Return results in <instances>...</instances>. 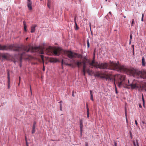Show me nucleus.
I'll return each instance as SVG.
<instances>
[{
  "instance_id": "1",
  "label": "nucleus",
  "mask_w": 146,
  "mask_h": 146,
  "mask_svg": "<svg viewBox=\"0 0 146 146\" xmlns=\"http://www.w3.org/2000/svg\"><path fill=\"white\" fill-rule=\"evenodd\" d=\"M89 66L90 67H94L96 68L106 69V70H116L119 72L126 73L129 71V70L124 66L119 64V62L117 63L110 62L108 65L106 63H102L98 64L95 61V57L93 56L91 62H88Z\"/></svg>"
},
{
  "instance_id": "2",
  "label": "nucleus",
  "mask_w": 146,
  "mask_h": 146,
  "mask_svg": "<svg viewBox=\"0 0 146 146\" xmlns=\"http://www.w3.org/2000/svg\"><path fill=\"white\" fill-rule=\"evenodd\" d=\"M34 48L30 46H23L22 48L16 46L14 44L9 45H2L0 44V50H9L15 51H22L23 52L21 54V56L20 57L19 60L21 62L22 60V56L26 55V52H30L31 53L34 52Z\"/></svg>"
},
{
  "instance_id": "3",
  "label": "nucleus",
  "mask_w": 146,
  "mask_h": 146,
  "mask_svg": "<svg viewBox=\"0 0 146 146\" xmlns=\"http://www.w3.org/2000/svg\"><path fill=\"white\" fill-rule=\"evenodd\" d=\"M101 78L109 81L113 80L114 84L116 83L117 84V86L119 88L123 85V82L125 80V76L120 74H117L113 79L108 75H104Z\"/></svg>"
},
{
  "instance_id": "4",
  "label": "nucleus",
  "mask_w": 146,
  "mask_h": 146,
  "mask_svg": "<svg viewBox=\"0 0 146 146\" xmlns=\"http://www.w3.org/2000/svg\"><path fill=\"white\" fill-rule=\"evenodd\" d=\"M43 50L45 51L47 54L50 55L53 54L55 56H58L60 54L61 51V49L60 48L53 49L51 46H49L47 48H43Z\"/></svg>"
},
{
  "instance_id": "5",
  "label": "nucleus",
  "mask_w": 146,
  "mask_h": 146,
  "mask_svg": "<svg viewBox=\"0 0 146 146\" xmlns=\"http://www.w3.org/2000/svg\"><path fill=\"white\" fill-rule=\"evenodd\" d=\"M133 76L135 78L146 79V73H143L139 71L135 72L133 74Z\"/></svg>"
},
{
  "instance_id": "6",
  "label": "nucleus",
  "mask_w": 146,
  "mask_h": 146,
  "mask_svg": "<svg viewBox=\"0 0 146 146\" xmlns=\"http://www.w3.org/2000/svg\"><path fill=\"white\" fill-rule=\"evenodd\" d=\"M73 62L75 63L76 65L77 66V67L78 68H80V67L82 66V64H83V69H86V62L85 61H76L75 60H73Z\"/></svg>"
},
{
  "instance_id": "7",
  "label": "nucleus",
  "mask_w": 146,
  "mask_h": 146,
  "mask_svg": "<svg viewBox=\"0 0 146 146\" xmlns=\"http://www.w3.org/2000/svg\"><path fill=\"white\" fill-rule=\"evenodd\" d=\"M66 54L68 57L70 59L76 58L77 55V53H74L70 51H66Z\"/></svg>"
},
{
  "instance_id": "8",
  "label": "nucleus",
  "mask_w": 146,
  "mask_h": 146,
  "mask_svg": "<svg viewBox=\"0 0 146 146\" xmlns=\"http://www.w3.org/2000/svg\"><path fill=\"white\" fill-rule=\"evenodd\" d=\"M27 7L29 10H31L32 9V2L31 0H27Z\"/></svg>"
},
{
  "instance_id": "9",
  "label": "nucleus",
  "mask_w": 146,
  "mask_h": 146,
  "mask_svg": "<svg viewBox=\"0 0 146 146\" xmlns=\"http://www.w3.org/2000/svg\"><path fill=\"white\" fill-rule=\"evenodd\" d=\"M49 61L51 63H55L58 61V60L55 58H50Z\"/></svg>"
},
{
  "instance_id": "10",
  "label": "nucleus",
  "mask_w": 146,
  "mask_h": 146,
  "mask_svg": "<svg viewBox=\"0 0 146 146\" xmlns=\"http://www.w3.org/2000/svg\"><path fill=\"white\" fill-rule=\"evenodd\" d=\"M69 60V59L67 58H64L62 59V65L63 64L66 65L68 63V61Z\"/></svg>"
},
{
  "instance_id": "11",
  "label": "nucleus",
  "mask_w": 146,
  "mask_h": 146,
  "mask_svg": "<svg viewBox=\"0 0 146 146\" xmlns=\"http://www.w3.org/2000/svg\"><path fill=\"white\" fill-rule=\"evenodd\" d=\"M95 76H96L100 77L101 78H102L101 77L104 76V75H102L101 73L98 71L96 72Z\"/></svg>"
},
{
  "instance_id": "12",
  "label": "nucleus",
  "mask_w": 146,
  "mask_h": 146,
  "mask_svg": "<svg viewBox=\"0 0 146 146\" xmlns=\"http://www.w3.org/2000/svg\"><path fill=\"white\" fill-rule=\"evenodd\" d=\"M128 86H130L132 89H134L136 88H138L136 84H131L128 85Z\"/></svg>"
},
{
  "instance_id": "13",
  "label": "nucleus",
  "mask_w": 146,
  "mask_h": 146,
  "mask_svg": "<svg viewBox=\"0 0 146 146\" xmlns=\"http://www.w3.org/2000/svg\"><path fill=\"white\" fill-rule=\"evenodd\" d=\"M36 27V25H32L31 27V33L35 32V28Z\"/></svg>"
},
{
  "instance_id": "14",
  "label": "nucleus",
  "mask_w": 146,
  "mask_h": 146,
  "mask_svg": "<svg viewBox=\"0 0 146 146\" xmlns=\"http://www.w3.org/2000/svg\"><path fill=\"white\" fill-rule=\"evenodd\" d=\"M80 132L81 134H82V131L83 124L82 122V121H80Z\"/></svg>"
},
{
  "instance_id": "15",
  "label": "nucleus",
  "mask_w": 146,
  "mask_h": 146,
  "mask_svg": "<svg viewBox=\"0 0 146 146\" xmlns=\"http://www.w3.org/2000/svg\"><path fill=\"white\" fill-rule=\"evenodd\" d=\"M51 0H48L47 1V5L48 7L49 8H50V5H51Z\"/></svg>"
},
{
  "instance_id": "16",
  "label": "nucleus",
  "mask_w": 146,
  "mask_h": 146,
  "mask_svg": "<svg viewBox=\"0 0 146 146\" xmlns=\"http://www.w3.org/2000/svg\"><path fill=\"white\" fill-rule=\"evenodd\" d=\"M142 64L143 66L145 65V60L144 57H143L142 58Z\"/></svg>"
},
{
  "instance_id": "17",
  "label": "nucleus",
  "mask_w": 146,
  "mask_h": 146,
  "mask_svg": "<svg viewBox=\"0 0 146 146\" xmlns=\"http://www.w3.org/2000/svg\"><path fill=\"white\" fill-rule=\"evenodd\" d=\"M7 78L8 79V81L9 82L10 81V74H9V69H7Z\"/></svg>"
},
{
  "instance_id": "18",
  "label": "nucleus",
  "mask_w": 146,
  "mask_h": 146,
  "mask_svg": "<svg viewBox=\"0 0 146 146\" xmlns=\"http://www.w3.org/2000/svg\"><path fill=\"white\" fill-rule=\"evenodd\" d=\"M23 25H24V30L25 31H27V25L25 23V21H24L23 23Z\"/></svg>"
},
{
  "instance_id": "19",
  "label": "nucleus",
  "mask_w": 146,
  "mask_h": 146,
  "mask_svg": "<svg viewBox=\"0 0 146 146\" xmlns=\"http://www.w3.org/2000/svg\"><path fill=\"white\" fill-rule=\"evenodd\" d=\"M87 117H89V109L88 107V105H87Z\"/></svg>"
},
{
  "instance_id": "20",
  "label": "nucleus",
  "mask_w": 146,
  "mask_h": 146,
  "mask_svg": "<svg viewBox=\"0 0 146 146\" xmlns=\"http://www.w3.org/2000/svg\"><path fill=\"white\" fill-rule=\"evenodd\" d=\"M35 126H33V128H32V134H33L35 133Z\"/></svg>"
},
{
  "instance_id": "21",
  "label": "nucleus",
  "mask_w": 146,
  "mask_h": 146,
  "mask_svg": "<svg viewBox=\"0 0 146 146\" xmlns=\"http://www.w3.org/2000/svg\"><path fill=\"white\" fill-rule=\"evenodd\" d=\"M87 72L88 73L89 75H90V73L92 72V71L89 69H87L86 70Z\"/></svg>"
},
{
  "instance_id": "22",
  "label": "nucleus",
  "mask_w": 146,
  "mask_h": 146,
  "mask_svg": "<svg viewBox=\"0 0 146 146\" xmlns=\"http://www.w3.org/2000/svg\"><path fill=\"white\" fill-rule=\"evenodd\" d=\"M67 66H70L72 67L73 68V64H68V63L66 65Z\"/></svg>"
},
{
  "instance_id": "23",
  "label": "nucleus",
  "mask_w": 146,
  "mask_h": 146,
  "mask_svg": "<svg viewBox=\"0 0 146 146\" xmlns=\"http://www.w3.org/2000/svg\"><path fill=\"white\" fill-rule=\"evenodd\" d=\"M75 25H76V27L75 28V29L76 30H77L79 29V28L78 27V25L76 22H75Z\"/></svg>"
},
{
  "instance_id": "24",
  "label": "nucleus",
  "mask_w": 146,
  "mask_h": 146,
  "mask_svg": "<svg viewBox=\"0 0 146 146\" xmlns=\"http://www.w3.org/2000/svg\"><path fill=\"white\" fill-rule=\"evenodd\" d=\"M76 56H77V57L78 58H82V55L80 54H77V55H76Z\"/></svg>"
},
{
  "instance_id": "25",
  "label": "nucleus",
  "mask_w": 146,
  "mask_h": 146,
  "mask_svg": "<svg viewBox=\"0 0 146 146\" xmlns=\"http://www.w3.org/2000/svg\"><path fill=\"white\" fill-rule=\"evenodd\" d=\"M87 47L88 48H89L90 47V43H89L88 39V40L87 41Z\"/></svg>"
},
{
  "instance_id": "26",
  "label": "nucleus",
  "mask_w": 146,
  "mask_h": 146,
  "mask_svg": "<svg viewBox=\"0 0 146 146\" xmlns=\"http://www.w3.org/2000/svg\"><path fill=\"white\" fill-rule=\"evenodd\" d=\"M93 91L92 90L90 91V97H93V95L92 93Z\"/></svg>"
},
{
  "instance_id": "27",
  "label": "nucleus",
  "mask_w": 146,
  "mask_h": 146,
  "mask_svg": "<svg viewBox=\"0 0 146 146\" xmlns=\"http://www.w3.org/2000/svg\"><path fill=\"white\" fill-rule=\"evenodd\" d=\"M144 16V15L143 13L142 15V17L141 19V21H143V17Z\"/></svg>"
},
{
  "instance_id": "28",
  "label": "nucleus",
  "mask_w": 146,
  "mask_h": 146,
  "mask_svg": "<svg viewBox=\"0 0 146 146\" xmlns=\"http://www.w3.org/2000/svg\"><path fill=\"white\" fill-rule=\"evenodd\" d=\"M134 19H132V23H131V26H132L133 25L134 23Z\"/></svg>"
},
{
  "instance_id": "29",
  "label": "nucleus",
  "mask_w": 146,
  "mask_h": 146,
  "mask_svg": "<svg viewBox=\"0 0 146 146\" xmlns=\"http://www.w3.org/2000/svg\"><path fill=\"white\" fill-rule=\"evenodd\" d=\"M136 146H139V145L138 144V141L137 140H136Z\"/></svg>"
},
{
  "instance_id": "30",
  "label": "nucleus",
  "mask_w": 146,
  "mask_h": 146,
  "mask_svg": "<svg viewBox=\"0 0 146 146\" xmlns=\"http://www.w3.org/2000/svg\"><path fill=\"white\" fill-rule=\"evenodd\" d=\"M2 57L3 58L6 59L7 58V56L5 55H3L2 56Z\"/></svg>"
},
{
  "instance_id": "31",
  "label": "nucleus",
  "mask_w": 146,
  "mask_h": 146,
  "mask_svg": "<svg viewBox=\"0 0 146 146\" xmlns=\"http://www.w3.org/2000/svg\"><path fill=\"white\" fill-rule=\"evenodd\" d=\"M132 34H131L130 35V40H131V39H132Z\"/></svg>"
},
{
  "instance_id": "32",
  "label": "nucleus",
  "mask_w": 146,
  "mask_h": 146,
  "mask_svg": "<svg viewBox=\"0 0 146 146\" xmlns=\"http://www.w3.org/2000/svg\"><path fill=\"white\" fill-rule=\"evenodd\" d=\"M10 82V81L9 82L8 81V89H9V87H10V86H9Z\"/></svg>"
},
{
  "instance_id": "33",
  "label": "nucleus",
  "mask_w": 146,
  "mask_h": 146,
  "mask_svg": "<svg viewBox=\"0 0 146 146\" xmlns=\"http://www.w3.org/2000/svg\"><path fill=\"white\" fill-rule=\"evenodd\" d=\"M41 59L42 60H44V56L42 55H41Z\"/></svg>"
},
{
  "instance_id": "34",
  "label": "nucleus",
  "mask_w": 146,
  "mask_h": 146,
  "mask_svg": "<svg viewBox=\"0 0 146 146\" xmlns=\"http://www.w3.org/2000/svg\"><path fill=\"white\" fill-rule=\"evenodd\" d=\"M114 144L115 146H117V144L116 142L114 141Z\"/></svg>"
},
{
  "instance_id": "35",
  "label": "nucleus",
  "mask_w": 146,
  "mask_h": 146,
  "mask_svg": "<svg viewBox=\"0 0 146 146\" xmlns=\"http://www.w3.org/2000/svg\"><path fill=\"white\" fill-rule=\"evenodd\" d=\"M130 135L131 138V139H132V135L131 132H130Z\"/></svg>"
},
{
  "instance_id": "36",
  "label": "nucleus",
  "mask_w": 146,
  "mask_h": 146,
  "mask_svg": "<svg viewBox=\"0 0 146 146\" xmlns=\"http://www.w3.org/2000/svg\"><path fill=\"white\" fill-rule=\"evenodd\" d=\"M142 100H143V105H144V104H145V101H144V99H143V97H142Z\"/></svg>"
},
{
  "instance_id": "37",
  "label": "nucleus",
  "mask_w": 146,
  "mask_h": 146,
  "mask_svg": "<svg viewBox=\"0 0 146 146\" xmlns=\"http://www.w3.org/2000/svg\"><path fill=\"white\" fill-rule=\"evenodd\" d=\"M36 123L35 122V121H34V123H33V126H35V125H36Z\"/></svg>"
},
{
  "instance_id": "38",
  "label": "nucleus",
  "mask_w": 146,
  "mask_h": 146,
  "mask_svg": "<svg viewBox=\"0 0 146 146\" xmlns=\"http://www.w3.org/2000/svg\"><path fill=\"white\" fill-rule=\"evenodd\" d=\"M135 124L137 126V125H138V123H137V121L136 120H135Z\"/></svg>"
},
{
  "instance_id": "39",
  "label": "nucleus",
  "mask_w": 146,
  "mask_h": 146,
  "mask_svg": "<svg viewBox=\"0 0 146 146\" xmlns=\"http://www.w3.org/2000/svg\"><path fill=\"white\" fill-rule=\"evenodd\" d=\"M125 116H126V122H127V115H126V113H125Z\"/></svg>"
},
{
  "instance_id": "40",
  "label": "nucleus",
  "mask_w": 146,
  "mask_h": 146,
  "mask_svg": "<svg viewBox=\"0 0 146 146\" xmlns=\"http://www.w3.org/2000/svg\"><path fill=\"white\" fill-rule=\"evenodd\" d=\"M60 110H62V105L61 104H60Z\"/></svg>"
},
{
  "instance_id": "41",
  "label": "nucleus",
  "mask_w": 146,
  "mask_h": 146,
  "mask_svg": "<svg viewBox=\"0 0 146 146\" xmlns=\"http://www.w3.org/2000/svg\"><path fill=\"white\" fill-rule=\"evenodd\" d=\"M90 99L92 101H94V99L93 98V97H90Z\"/></svg>"
},
{
  "instance_id": "42",
  "label": "nucleus",
  "mask_w": 146,
  "mask_h": 146,
  "mask_svg": "<svg viewBox=\"0 0 146 146\" xmlns=\"http://www.w3.org/2000/svg\"><path fill=\"white\" fill-rule=\"evenodd\" d=\"M85 70H86V69H83L82 71L83 72V73H85Z\"/></svg>"
},
{
  "instance_id": "43",
  "label": "nucleus",
  "mask_w": 146,
  "mask_h": 146,
  "mask_svg": "<svg viewBox=\"0 0 146 146\" xmlns=\"http://www.w3.org/2000/svg\"><path fill=\"white\" fill-rule=\"evenodd\" d=\"M85 146H88V143L86 142L85 143Z\"/></svg>"
},
{
  "instance_id": "44",
  "label": "nucleus",
  "mask_w": 146,
  "mask_h": 146,
  "mask_svg": "<svg viewBox=\"0 0 146 146\" xmlns=\"http://www.w3.org/2000/svg\"><path fill=\"white\" fill-rule=\"evenodd\" d=\"M133 144L134 146H136V144L134 141H133Z\"/></svg>"
},
{
  "instance_id": "45",
  "label": "nucleus",
  "mask_w": 146,
  "mask_h": 146,
  "mask_svg": "<svg viewBox=\"0 0 146 146\" xmlns=\"http://www.w3.org/2000/svg\"><path fill=\"white\" fill-rule=\"evenodd\" d=\"M45 70L44 66L42 68V70L43 71H44Z\"/></svg>"
},
{
  "instance_id": "46",
  "label": "nucleus",
  "mask_w": 146,
  "mask_h": 146,
  "mask_svg": "<svg viewBox=\"0 0 146 146\" xmlns=\"http://www.w3.org/2000/svg\"><path fill=\"white\" fill-rule=\"evenodd\" d=\"M30 90H31V94H32V92H31V85L30 86Z\"/></svg>"
},
{
  "instance_id": "47",
  "label": "nucleus",
  "mask_w": 146,
  "mask_h": 146,
  "mask_svg": "<svg viewBox=\"0 0 146 146\" xmlns=\"http://www.w3.org/2000/svg\"><path fill=\"white\" fill-rule=\"evenodd\" d=\"M142 123H143V124H144L145 123V122L144 121H142Z\"/></svg>"
},
{
  "instance_id": "48",
  "label": "nucleus",
  "mask_w": 146,
  "mask_h": 146,
  "mask_svg": "<svg viewBox=\"0 0 146 146\" xmlns=\"http://www.w3.org/2000/svg\"><path fill=\"white\" fill-rule=\"evenodd\" d=\"M133 54H134V48H133Z\"/></svg>"
},
{
  "instance_id": "49",
  "label": "nucleus",
  "mask_w": 146,
  "mask_h": 146,
  "mask_svg": "<svg viewBox=\"0 0 146 146\" xmlns=\"http://www.w3.org/2000/svg\"><path fill=\"white\" fill-rule=\"evenodd\" d=\"M105 72H109V73H110V72H110V71H109H109H106Z\"/></svg>"
},
{
  "instance_id": "50",
  "label": "nucleus",
  "mask_w": 146,
  "mask_h": 146,
  "mask_svg": "<svg viewBox=\"0 0 146 146\" xmlns=\"http://www.w3.org/2000/svg\"><path fill=\"white\" fill-rule=\"evenodd\" d=\"M115 92L116 93H117V90H116V88H115Z\"/></svg>"
},
{
  "instance_id": "51",
  "label": "nucleus",
  "mask_w": 146,
  "mask_h": 146,
  "mask_svg": "<svg viewBox=\"0 0 146 146\" xmlns=\"http://www.w3.org/2000/svg\"><path fill=\"white\" fill-rule=\"evenodd\" d=\"M131 42V40H129V44H130Z\"/></svg>"
},
{
  "instance_id": "52",
  "label": "nucleus",
  "mask_w": 146,
  "mask_h": 146,
  "mask_svg": "<svg viewBox=\"0 0 146 146\" xmlns=\"http://www.w3.org/2000/svg\"><path fill=\"white\" fill-rule=\"evenodd\" d=\"M72 96H73V97H74V93H72Z\"/></svg>"
},
{
  "instance_id": "53",
  "label": "nucleus",
  "mask_w": 146,
  "mask_h": 146,
  "mask_svg": "<svg viewBox=\"0 0 146 146\" xmlns=\"http://www.w3.org/2000/svg\"><path fill=\"white\" fill-rule=\"evenodd\" d=\"M41 54H44V52H43V51H42V52H41Z\"/></svg>"
},
{
  "instance_id": "54",
  "label": "nucleus",
  "mask_w": 146,
  "mask_h": 146,
  "mask_svg": "<svg viewBox=\"0 0 146 146\" xmlns=\"http://www.w3.org/2000/svg\"><path fill=\"white\" fill-rule=\"evenodd\" d=\"M139 107L140 108H141V105H139Z\"/></svg>"
},
{
  "instance_id": "55",
  "label": "nucleus",
  "mask_w": 146,
  "mask_h": 146,
  "mask_svg": "<svg viewBox=\"0 0 146 146\" xmlns=\"http://www.w3.org/2000/svg\"><path fill=\"white\" fill-rule=\"evenodd\" d=\"M19 81H20V79H21V78L20 77H19Z\"/></svg>"
},
{
  "instance_id": "56",
  "label": "nucleus",
  "mask_w": 146,
  "mask_h": 146,
  "mask_svg": "<svg viewBox=\"0 0 146 146\" xmlns=\"http://www.w3.org/2000/svg\"><path fill=\"white\" fill-rule=\"evenodd\" d=\"M28 38V37H27V38H26V40H27Z\"/></svg>"
},
{
  "instance_id": "57",
  "label": "nucleus",
  "mask_w": 146,
  "mask_h": 146,
  "mask_svg": "<svg viewBox=\"0 0 146 146\" xmlns=\"http://www.w3.org/2000/svg\"><path fill=\"white\" fill-rule=\"evenodd\" d=\"M123 17L124 18H126V16H124V15H123Z\"/></svg>"
},
{
  "instance_id": "58",
  "label": "nucleus",
  "mask_w": 146,
  "mask_h": 146,
  "mask_svg": "<svg viewBox=\"0 0 146 146\" xmlns=\"http://www.w3.org/2000/svg\"><path fill=\"white\" fill-rule=\"evenodd\" d=\"M85 73H83V75H84V76H85Z\"/></svg>"
},
{
  "instance_id": "59",
  "label": "nucleus",
  "mask_w": 146,
  "mask_h": 146,
  "mask_svg": "<svg viewBox=\"0 0 146 146\" xmlns=\"http://www.w3.org/2000/svg\"><path fill=\"white\" fill-rule=\"evenodd\" d=\"M128 83L129 84V80H128Z\"/></svg>"
},
{
  "instance_id": "60",
  "label": "nucleus",
  "mask_w": 146,
  "mask_h": 146,
  "mask_svg": "<svg viewBox=\"0 0 146 146\" xmlns=\"http://www.w3.org/2000/svg\"><path fill=\"white\" fill-rule=\"evenodd\" d=\"M26 141H27L26 140ZM26 143H27V146H28L27 143V141H26Z\"/></svg>"
},
{
  "instance_id": "61",
  "label": "nucleus",
  "mask_w": 146,
  "mask_h": 146,
  "mask_svg": "<svg viewBox=\"0 0 146 146\" xmlns=\"http://www.w3.org/2000/svg\"><path fill=\"white\" fill-rule=\"evenodd\" d=\"M109 13H110V14H111V12H109Z\"/></svg>"
},
{
  "instance_id": "62",
  "label": "nucleus",
  "mask_w": 146,
  "mask_h": 146,
  "mask_svg": "<svg viewBox=\"0 0 146 146\" xmlns=\"http://www.w3.org/2000/svg\"><path fill=\"white\" fill-rule=\"evenodd\" d=\"M84 59H86V60H87L86 58V57H84Z\"/></svg>"
},
{
  "instance_id": "63",
  "label": "nucleus",
  "mask_w": 146,
  "mask_h": 146,
  "mask_svg": "<svg viewBox=\"0 0 146 146\" xmlns=\"http://www.w3.org/2000/svg\"><path fill=\"white\" fill-rule=\"evenodd\" d=\"M132 47H133V48H134V45H132Z\"/></svg>"
},
{
  "instance_id": "64",
  "label": "nucleus",
  "mask_w": 146,
  "mask_h": 146,
  "mask_svg": "<svg viewBox=\"0 0 146 146\" xmlns=\"http://www.w3.org/2000/svg\"><path fill=\"white\" fill-rule=\"evenodd\" d=\"M21 64H20V66L21 67Z\"/></svg>"
}]
</instances>
